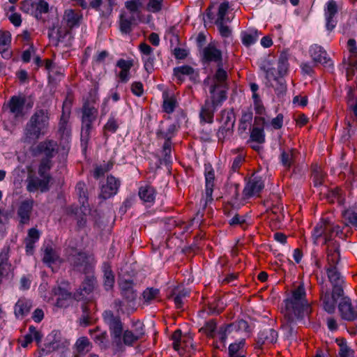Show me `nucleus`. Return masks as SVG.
<instances>
[{
    "label": "nucleus",
    "mask_w": 357,
    "mask_h": 357,
    "mask_svg": "<svg viewBox=\"0 0 357 357\" xmlns=\"http://www.w3.org/2000/svg\"><path fill=\"white\" fill-rule=\"evenodd\" d=\"M49 112L47 109H36L24 130L23 142L34 143L41 136L45 135L49 127Z\"/></svg>",
    "instance_id": "f257e3e1"
},
{
    "label": "nucleus",
    "mask_w": 357,
    "mask_h": 357,
    "mask_svg": "<svg viewBox=\"0 0 357 357\" xmlns=\"http://www.w3.org/2000/svg\"><path fill=\"white\" fill-rule=\"evenodd\" d=\"M96 98L91 97V100H86L82 108V130H81V146L84 151H86L88 142L90 139V133L92 129V124L98 116V109L95 107Z\"/></svg>",
    "instance_id": "f03ea898"
},
{
    "label": "nucleus",
    "mask_w": 357,
    "mask_h": 357,
    "mask_svg": "<svg viewBox=\"0 0 357 357\" xmlns=\"http://www.w3.org/2000/svg\"><path fill=\"white\" fill-rule=\"evenodd\" d=\"M285 312L294 314L298 318H303L308 313L310 305L306 300V292L303 284H301L292 291L291 297L284 301Z\"/></svg>",
    "instance_id": "7ed1b4c3"
},
{
    "label": "nucleus",
    "mask_w": 357,
    "mask_h": 357,
    "mask_svg": "<svg viewBox=\"0 0 357 357\" xmlns=\"http://www.w3.org/2000/svg\"><path fill=\"white\" fill-rule=\"evenodd\" d=\"M265 73L264 84L268 88H273L276 95L280 97L286 93L287 84L283 77L277 75L276 69L267 61L260 66Z\"/></svg>",
    "instance_id": "20e7f679"
},
{
    "label": "nucleus",
    "mask_w": 357,
    "mask_h": 357,
    "mask_svg": "<svg viewBox=\"0 0 357 357\" xmlns=\"http://www.w3.org/2000/svg\"><path fill=\"white\" fill-rule=\"evenodd\" d=\"M67 261L75 271L87 274L92 270L86 252L79 251L75 248H69L66 250Z\"/></svg>",
    "instance_id": "39448f33"
},
{
    "label": "nucleus",
    "mask_w": 357,
    "mask_h": 357,
    "mask_svg": "<svg viewBox=\"0 0 357 357\" xmlns=\"http://www.w3.org/2000/svg\"><path fill=\"white\" fill-rule=\"evenodd\" d=\"M220 116V118H217V121L221 123V126L218 130L217 137L218 141L223 143L227 137L233 134L236 116L233 108L222 110Z\"/></svg>",
    "instance_id": "423d86ee"
},
{
    "label": "nucleus",
    "mask_w": 357,
    "mask_h": 357,
    "mask_svg": "<svg viewBox=\"0 0 357 357\" xmlns=\"http://www.w3.org/2000/svg\"><path fill=\"white\" fill-rule=\"evenodd\" d=\"M105 324L108 327L110 336L122 335L124 324L121 317L112 310H107L102 314Z\"/></svg>",
    "instance_id": "0eeeda50"
},
{
    "label": "nucleus",
    "mask_w": 357,
    "mask_h": 357,
    "mask_svg": "<svg viewBox=\"0 0 357 357\" xmlns=\"http://www.w3.org/2000/svg\"><path fill=\"white\" fill-rule=\"evenodd\" d=\"M66 286H67L66 283H61L52 289V294L57 296L56 305L58 307L66 308L70 305L73 299H81L78 296V292H75L73 295Z\"/></svg>",
    "instance_id": "6e6552de"
},
{
    "label": "nucleus",
    "mask_w": 357,
    "mask_h": 357,
    "mask_svg": "<svg viewBox=\"0 0 357 357\" xmlns=\"http://www.w3.org/2000/svg\"><path fill=\"white\" fill-rule=\"evenodd\" d=\"M52 180L51 175L39 176L29 175L26 181V190L29 192H36L39 190L41 193L47 192L50 189V183Z\"/></svg>",
    "instance_id": "1a4fd4ad"
},
{
    "label": "nucleus",
    "mask_w": 357,
    "mask_h": 357,
    "mask_svg": "<svg viewBox=\"0 0 357 357\" xmlns=\"http://www.w3.org/2000/svg\"><path fill=\"white\" fill-rule=\"evenodd\" d=\"M333 223L329 220H323L319 222L313 229L312 238L314 244L317 245L318 239L324 237V244H326L332 240L334 231L333 229Z\"/></svg>",
    "instance_id": "9d476101"
},
{
    "label": "nucleus",
    "mask_w": 357,
    "mask_h": 357,
    "mask_svg": "<svg viewBox=\"0 0 357 357\" xmlns=\"http://www.w3.org/2000/svg\"><path fill=\"white\" fill-rule=\"evenodd\" d=\"M33 206L34 201L33 199H24L20 203L17 208L19 225L23 227L29 225Z\"/></svg>",
    "instance_id": "9b49d317"
},
{
    "label": "nucleus",
    "mask_w": 357,
    "mask_h": 357,
    "mask_svg": "<svg viewBox=\"0 0 357 357\" xmlns=\"http://www.w3.org/2000/svg\"><path fill=\"white\" fill-rule=\"evenodd\" d=\"M121 182L119 179L112 175L108 176L106 183L102 185L99 197L103 199H107L114 196L120 187Z\"/></svg>",
    "instance_id": "f8f14e48"
},
{
    "label": "nucleus",
    "mask_w": 357,
    "mask_h": 357,
    "mask_svg": "<svg viewBox=\"0 0 357 357\" xmlns=\"http://www.w3.org/2000/svg\"><path fill=\"white\" fill-rule=\"evenodd\" d=\"M121 295L128 303H135L137 297V291L134 289V282L130 279H122L119 282Z\"/></svg>",
    "instance_id": "ddd939ff"
},
{
    "label": "nucleus",
    "mask_w": 357,
    "mask_h": 357,
    "mask_svg": "<svg viewBox=\"0 0 357 357\" xmlns=\"http://www.w3.org/2000/svg\"><path fill=\"white\" fill-rule=\"evenodd\" d=\"M337 13L338 8L336 1L334 0L328 1L324 8V17L326 20V28L329 31H333L337 25L335 16Z\"/></svg>",
    "instance_id": "4468645a"
},
{
    "label": "nucleus",
    "mask_w": 357,
    "mask_h": 357,
    "mask_svg": "<svg viewBox=\"0 0 357 357\" xmlns=\"http://www.w3.org/2000/svg\"><path fill=\"white\" fill-rule=\"evenodd\" d=\"M278 332L273 328L266 327L260 330L256 340L257 347L261 348L264 344H274L278 340Z\"/></svg>",
    "instance_id": "2eb2a0df"
},
{
    "label": "nucleus",
    "mask_w": 357,
    "mask_h": 357,
    "mask_svg": "<svg viewBox=\"0 0 357 357\" xmlns=\"http://www.w3.org/2000/svg\"><path fill=\"white\" fill-rule=\"evenodd\" d=\"M303 318H298L294 314L284 312V321L282 328L284 331V335L288 339H293L295 337V326L297 320Z\"/></svg>",
    "instance_id": "dca6fc26"
},
{
    "label": "nucleus",
    "mask_w": 357,
    "mask_h": 357,
    "mask_svg": "<svg viewBox=\"0 0 357 357\" xmlns=\"http://www.w3.org/2000/svg\"><path fill=\"white\" fill-rule=\"evenodd\" d=\"M202 60L203 63L215 62L218 65L222 62V52L214 45L209 44L202 50Z\"/></svg>",
    "instance_id": "f3484780"
},
{
    "label": "nucleus",
    "mask_w": 357,
    "mask_h": 357,
    "mask_svg": "<svg viewBox=\"0 0 357 357\" xmlns=\"http://www.w3.org/2000/svg\"><path fill=\"white\" fill-rule=\"evenodd\" d=\"M173 75L180 83L184 81V75H188L190 79L195 83L199 81V73L196 72L192 67L188 65L174 68L173 69Z\"/></svg>",
    "instance_id": "a211bd4d"
},
{
    "label": "nucleus",
    "mask_w": 357,
    "mask_h": 357,
    "mask_svg": "<svg viewBox=\"0 0 357 357\" xmlns=\"http://www.w3.org/2000/svg\"><path fill=\"white\" fill-rule=\"evenodd\" d=\"M264 188V181L261 177L250 178L244 187L243 193L246 198L259 195Z\"/></svg>",
    "instance_id": "6ab92c4d"
},
{
    "label": "nucleus",
    "mask_w": 357,
    "mask_h": 357,
    "mask_svg": "<svg viewBox=\"0 0 357 357\" xmlns=\"http://www.w3.org/2000/svg\"><path fill=\"white\" fill-rule=\"evenodd\" d=\"M37 153L43 154L44 158H54L58 153V144L52 139L40 142L36 147Z\"/></svg>",
    "instance_id": "aec40b11"
},
{
    "label": "nucleus",
    "mask_w": 357,
    "mask_h": 357,
    "mask_svg": "<svg viewBox=\"0 0 357 357\" xmlns=\"http://www.w3.org/2000/svg\"><path fill=\"white\" fill-rule=\"evenodd\" d=\"M310 54L315 63H321L324 66L332 64L326 51L320 45H312L310 48Z\"/></svg>",
    "instance_id": "412c9836"
},
{
    "label": "nucleus",
    "mask_w": 357,
    "mask_h": 357,
    "mask_svg": "<svg viewBox=\"0 0 357 357\" xmlns=\"http://www.w3.org/2000/svg\"><path fill=\"white\" fill-rule=\"evenodd\" d=\"M342 318L347 321H354L356 319V311L352 306L350 298L344 297L338 306Z\"/></svg>",
    "instance_id": "4be33fe9"
},
{
    "label": "nucleus",
    "mask_w": 357,
    "mask_h": 357,
    "mask_svg": "<svg viewBox=\"0 0 357 357\" xmlns=\"http://www.w3.org/2000/svg\"><path fill=\"white\" fill-rule=\"evenodd\" d=\"M33 307L32 301L24 297L18 299L14 306V314L17 319H23L31 311Z\"/></svg>",
    "instance_id": "5701e85b"
},
{
    "label": "nucleus",
    "mask_w": 357,
    "mask_h": 357,
    "mask_svg": "<svg viewBox=\"0 0 357 357\" xmlns=\"http://www.w3.org/2000/svg\"><path fill=\"white\" fill-rule=\"evenodd\" d=\"M217 107H218L210 101L209 99H206L199 112L201 121L212 123L213 122L214 113Z\"/></svg>",
    "instance_id": "b1692460"
},
{
    "label": "nucleus",
    "mask_w": 357,
    "mask_h": 357,
    "mask_svg": "<svg viewBox=\"0 0 357 357\" xmlns=\"http://www.w3.org/2000/svg\"><path fill=\"white\" fill-rule=\"evenodd\" d=\"M220 85L218 84H213L211 85L209 92L211 95V100L213 103L217 107L222 105V102L227 99V93L225 90L218 89Z\"/></svg>",
    "instance_id": "393cba45"
},
{
    "label": "nucleus",
    "mask_w": 357,
    "mask_h": 357,
    "mask_svg": "<svg viewBox=\"0 0 357 357\" xmlns=\"http://www.w3.org/2000/svg\"><path fill=\"white\" fill-rule=\"evenodd\" d=\"M25 102L26 100L24 97L17 96H12L8 103L10 112L16 117L23 116Z\"/></svg>",
    "instance_id": "a878e982"
},
{
    "label": "nucleus",
    "mask_w": 357,
    "mask_h": 357,
    "mask_svg": "<svg viewBox=\"0 0 357 357\" xmlns=\"http://www.w3.org/2000/svg\"><path fill=\"white\" fill-rule=\"evenodd\" d=\"M173 340L172 347L173 349L178 351L180 355L183 354V352L186 350L188 347V340H182V331L181 329L176 330L171 337Z\"/></svg>",
    "instance_id": "bb28decb"
},
{
    "label": "nucleus",
    "mask_w": 357,
    "mask_h": 357,
    "mask_svg": "<svg viewBox=\"0 0 357 357\" xmlns=\"http://www.w3.org/2000/svg\"><path fill=\"white\" fill-rule=\"evenodd\" d=\"M321 300L324 309L329 314L334 313L335 310L336 298L332 296L330 291L326 289V291H324V287H322Z\"/></svg>",
    "instance_id": "cd10ccee"
},
{
    "label": "nucleus",
    "mask_w": 357,
    "mask_h": 357,
    "mask_svg": "<svg viewBox=\"0 0 357 357\" xmlns=\"http://www.w3.org/2000/svg\"><path fill=\"white\" fill-rule=\"evenodd\" d=\"M215 173L213 169L210 167L209 170L206 168L205 172V191H206V204L208 202H212L213 200L212 197L214 186Z\"/></svg>",
    "instance_id": "c85d7f7f"
},
{
    "label": "nucleus",
    "mask_w": 357,
    "mask_h": 357,
    "mask_svg": "<svg viewBox=\"0 0 357 357\" xmlns=\"http://www.w3.org/2000/svg\"><path fill=\"white\" fill-rule=\"evenodd\" d=\"M138 195L144 202L153 204L155 199L156 190L153 186L146 184L139 188Z\"/></svg>",
    "instance_id": "c756f323"
},
{
    "label": "nucleus",
    "mask_w": 357,
    "mask_h": 357,
    "mask_svg": "<svg viewBox=\"0 0 357 357\" xmlns=\"http://www.w3.org/2000/svg\"><path fill=\"white\" fill-rule=\"evenodd\" d=\"M103 271V284L106 291L111 290L114 284V275L112 271L111 266L107 262L102 265Z\"/></svg>",
    "instance_id": "7c9ffc66"
},
{
    "label": "nucleus",
    "mask_w": 357,
    "mask_h": 357,
    "mask_svg": "<svg viewBox=\"0 0 357 357\" xmlns=\"http://www.w3.org/2000/svg\"><path fill=\"white\" fill-rule=\"evenodd\" d=\"M42 250H43L44 252L43 261L47 266H50L52 264H54L59 260V257L55 250L52 248V245H44Z\"/></svg>",
    "instance_id": "2f4dec72"
},
{
    "label": "nucleus",
    "mask_w": 357,
    "mask_h": 357,
    "mask_svg": "<svg viewBox=\"0 0 357 357\" xmlns=\"http://www.w3.org/2000/svg\"><path fill=\"white\" fill-rule=\"evenodd\" d=\"M96 282V278L93 276H86L80 285L79 290L77 291V292H78V296L82 298V297L81 296L88 295L92 292L94 289Z\"/></svg>",
    "instance_id": "473e14b6"
},
{
    "label": "nucleus",
    "mask_w": 357,
    "mask_h": 357,
    "mask_svg": "<svg viewBox=\"0 0 357 357\" xmlns=\"http://www.w3.org/2000/svg\"><path fill=\"white\" fill-rule=\"evenodd\" d=\"M80 20L81 16L73 10L70 9L65 11L63 20L66 21L67 26L70 29L79 26Z\"/></svg>",
    "instance_id": "72a5a7b5"
},
{
    "label": "nucleus",
    "mask_w": 357,
    "mask_h": 357,
    "mask_svg": "<svg viewBox=\"0 0 357 357\" xmlns=\"http://www.w3.org/2000/svg\"><path fill=\"white\" fill-rule=\"evenodd\" d=\"M50 6L47 1L36 2L33 17L40 21L45 22L43 14L48 13Z\"/></svg>",
    "instance_id": "f704fd0d"
},
{
    "label": "nucleus",
    "mask_w": 357,
    "mask_h": 357,
    "mask_svg": "<svg viewBox=\"0 0 357 357\" xmlns=\"http://www.w3.org/2000/svg\"><path fill=\"white\" fill-rule=\"evenodd\" d=\"M326 272L328 280L332 284L343 283L342 277L338 271L337 266H328L326 268Z\"/></svg>",
    "instance_id": "c9c22d12"
},
{
    "label": "nucleus",
    "mask_w": 357,
    "mask_h": 357,
    "mask_svg": "<svg viewBox=\"0 0 357 357\" xmlns=\"http://www.w3.org/2000/svg\"><path fill=\"white\" fill-rule=\"evenodd\" d=\"M119 127L118 119H116V113L112 112L107 120V122L103 127L105 135L107 132L114 133L116 132Z\"/></svg>",
    "instance_id": "e433bc0d"
},
{
    "label": "nucleus",
    "mask_w": 357,
    "mask_h": 357,
    "mask_svg": "<svg viewBox=\"0 0 357 357\" xmlns=\"http://www.w3.org/2000/svg\"><path fill=\"white\" fill-rule=\"evenodd\" d=\"M176 130V126L175 124H171L168 127L167 131H164L161 128H158L156 131V137L158 139H164L165 140L172 141V139Z\"/></svg>",
    "instance_id": "4c0bfd02"
},
{
    "label": "nucleus",
    "mask_w": 357,
    "mask_h": 357,
    "mask_svg": "<svg viewBox=\"0 0 357 357\" xmlns=\"http://www.w3.org/2000/svg\"><path fill=\"white\" fill-rule=\"evenodd\" d=\"M342 218L345 220V226L351 225L357 228V213L354 210H344L342 212Z\"/></svg>",
    "instance_id": "58836bf2"
},
{
    "label": "nucleus",
    "mask_w": 357,
    "mask_h": 357,
    "mask_svg": "<svg viewBox=\"0 0 357 357\" xmlns=\"http://www.w3.org/2000/svg\"><path fill=\"white\" fill-rule=\"evenodd\" d=\"M93 341L101 349L106 350L109 348L108 335L107 331L100 332L95 334L93 337Z\"/></svg>",
    "instance_id": "ea45409f"
},
{
    "label": "nucleus",
    "mask_w": 357,
    "mask_h": 357,
    "mask_svg": "<svg viewBox=\"0 0 357 357\" xmlns=\"http://www.w3.org/2000/svg\"><path fill=\"white\" fill-rule=\"evenodd\" d=\"M312 182L314 187L322 185L324 178V174L321 168L317 165H314L312 168Z\"/></svg>",
    "instance_id": "a19ab883"
},
{
    "label": "nucleus",
    "mask_w": 357,
    "mask_h": 357,
    "mask_svg": "<svg viewBox=\"0 0 357 357\" xmlns=\"http://www.w3.org/2000/svg\"><path fill=\"white\" fill-rule=\"evenodd\" d=\"M76 190L77 191V194L79 195V202L81 204L79 210L83 211V208H84V210H86V204H88V202L86 193L84 190V183L79 182L76 185Z\"/></svg>",
    "instance_id": "79ce46f5"
},
{
    "label": "nucleus",
    "mask_w": 357,
    "mask_h": 357,
    "mask_svg": "<svg viewBox=\"0 0 357 357\" xmlns=\"http://www.w3.org/2000/svg\"><path fill=\"white\" fill-rule=\"evenodd\" d=\"M217 328V323L215 319L206 321L204 325L199 329V332L204 333L208 337L213 338L215 335V331Z\"/></svg>",
    "instance_id": "37998d69"
},
{
    "label": "nucleus",
    "mask_w": 357,
    "mask_h": 357,
    "mask_svg": "<svg viewBox=\"0 0 357 357\" xmlns=\"http://www.w3.org/2000/svg\"><path fill=\"white\" fill-rule=\"evenodd\" d=\"M162 109L167 114H172L174 112L176 105L177 101L174 96L168 97L163 95Z\"/></svg>",
    "instance_id": "c03bdc74"
},
{
    "label": "nucleus",
    "mask_w": 357,
    "mask_h": 357,
    "mask_svg": "<svg viewBox=\"0 0 357 357\" xmlns=\"http://www.w3.org/2000/svg\"><path fill=\"white\" fill-rule=\"evenodd\" d=\"M336 342L340 347V357H353L354 351L347 346L345 339H337Z\"/></svg>",
    "instance_id": "a18cd8bd"
},
{
    "label": "nucleus",
    "mask_w": 357,
    "mask_h": 357,
    "mask_svg": "<svg viewBox=\"0 0 357 357\" xmlns=\"http://www.w3.org/2000/svg\"><path fill=\"white\" fill-rule=\"evenodd\" d=\"M52 167V162L51 158H43L40 160L39 167H38V175L39 176H47L50 175L49 171L51 169Z\"/></svg>",
    "instance_id": "49530a36"
},
{
    "label": "nucleus",
    "mask_w": 357,
    "mask_h": 357,
    "mask_svg": "<svg viewBox=\"0 0 357 357\" xmlns=\"http://www.w3.org/2000/svg\"><path fill=\"white\" fill-rule=\"evenodd\" d=\"M121 338L123 344L128 347H132L140 339L133 331L130 330L123 331Z\"/></svg>",
    "instance_id": "de8ad7c7"
},
{
    "label": "nucleus",
    "mask_w": 357,
    "mask_h": 357,
    "mask_svg": "<svg viewBox=\"0 0 357 357\" xmlns=\"http://www.w3.org/2000/svg\"><path fill=\"white\" fill-rule=\"evenodd\" d=\"M233 331L231 324H223L220 326L218 331V335L219 336L220 341L223 344V347H225V342L227 336Z\"/></svg>",
    "instance_id": "09e8293b"
},
{
    "label": "nucleus",
    "mask_w": 357,
    "mask_h": 357,
    "mask_svg": "<svg viewBox=\"0 0 357 357\" xmlns=\"http://www.w3.org/2000/svg\"><path fill=\"white\" fill-rule=\"evenodd\" d=\"M250 139L259 144L264 143L265 135L264 129L258 127L253 128L250 132Z\"/></svg>",
    "instance_id": "8fccbe9b"
},
{
    "label": "nucleus",
    "mask_w": 357,
    "mask_h": 357,
    "mask_svg": "<svg viewBox=\"0 0 357 357\" xmlns=\"http://www.w3.org/2000/svg\"><path fill=\"white\" fill-rule=\"evenodd\" d=\"M294 150L291 149L287 152L282 151L280 154V162L282 165L287 169H289L291 166L294 159Z\"/></svg>",
    "instance_id": "3c124183"
},
{
    "label": "nucleus",
    "mask_w": 357,
    "mask_h": 357,
    "mask_svg": "<svg viewBox=\"0 0 357 357\" xmlns=\"http://www.w3.org/2000/svg\"><path fill=\"white\" fill-rule=\"evenodd\" d=\"M245 340L244 338L237 342L230 344L228 347V356H239L238 352L245 347Z\"/></svg>",
    "instance_id": "603ef678"
},
{
    "label": "nucleus",
    "mask_w": 357,
    "mask_h": 357,
    "mask_svg": "<svg viewBox=\"0 0 357 357\" xmlns=\"http://www.w3.org/2000/svg\"><path fill=\"white\" fill-rule=\"evenodd\" d=\"M229 8L228 1H224L220 3L218 8V17L215 22H225V17Z\"/></svg>",
    "instance_id": "864d4df0"
},
{
    "label": "nucleus",
    "mask_w": 357,
    "mask_h": 357,
    "mask_svg": "<svg viewBox=\"0 0 357 357\" xmlns=\"http://www.w3.org/2000/svg\"><path fill=\"white\" fill-rule=\"evenodd\" d=\"M132 24L127 19L124 14L120 15V31L121 33L128 34L132 31Z\"/></svg>",
    "instance_id": "5fc2aeb1"
},
{
    "label": "nucleus",
    "mask_w": 357,
    "mask_h": 357,
    "mask_svg": "<svg viewBox=\"0 0 357 357\" xmlns=\"http://www.w3.org/2000/svg\"><path fill=\"white\" fill-rule=\"evenodd\" d=\"M36 2L33 0H23L21 2L20 9L22 12L33 16Z\"/></svg>",
    "instance_id": "6e6d98bb"
},
{
    "label": "nucleus",
    "mask_w": 357,
    "mask_h": 357,
    "mask_svg": "<svg viewBox=\"0 0 357 357\" xmlns=\"http://www.w3.org/2000/svg\"><path fill=\"white\" fill-rule=\"evenodd\" d=\"M125 6L130 14H137V16L139 15L140 13L139 8L142 6V3L139 0L127 1L125 3Z\"/></svg>",
    "instance_id": "4d7b16f0"
},
{
    "label": "nucleus",
    "mask_w": 357,
    "mask_h": 357,
    "mask_svg": "<svg viewBox=\"0 0 357 357\" xmlns=\"http://www.w3.org/2000/svg\"><path fill=\"white\" fill-rule=\"evenodd\" d=\"M155 59L153 54L149 56H142L144 66L148 73H151L153 71Z\"/></svg>",
    "instance_id": "13d9d810"
},
{
    "label": "nucleus",
    "mask_w": 357,
    "mask_h": 357,
    "mask_svg": "<svg viewBox=\"0 0 357 357\" xmlns=\"http://www.w3.org/2000/svg\"><path fill=\"white\" fill-rule=\"evenodd\" d=\"M231 325L232 326L233 331H244L247 333L250 332L248 323L243 319H240L237 321L231 323Z\"/></svg>",
    "instance_id": "bf43d9fd"
},
{
    "label": "nucleus",
    "mask_w": 357,
    "mask_h": 357,
    "mask_svg": "<svg viewBox=\"0 0 357 357\" xmlns=\"http://www.w3.org/2000/svg\"><path fill=\"white\" fill-rule=\"evenodd\" d=\"M122 335L112 336V345L114 347V353L124 352L126 349L123 342Z\"/></svg>",
    "instance_id": "052dcab7"
},
{
    "label": "nucleus",
    "mask_w": 357,
    "mask_h": 357,
    "mask_svg": "<svg viewBox=\"0 0 357 357\" xmlns=\"http://www.w3.org/2000/svg\"><path fill=\"white\" fill-rule=\"evenodd\" d=\"M217 66L218 69L214 75V78L220 83H223L227 79V73L223 69L222 62L218 64Z\"/></svg>",
    "instance_id": "680f3d73"
},
{
    "label": "nucleus",
    "mask_w": 357,
    "mask_h": 357,
    "mask_svg": "<svg viewBox=\"0 0 357 357\" xmlns=\"http://www.w3.org/2000/svg\"><path fill=\"white\" fill-rule=\"evenodd\" d=\"M75 346L79 353H83L89 351L88 347L90 346V342L87 337H82L77 340Z\"/></svg>",
    "instance_id": "e2e57ef3"
},
{
    "label": "nucleus",
    "mask_w": 357,
    "mask_h": 357,
    "mask_svg": "<svg viewBox=\"0 0 357 357\" xmlns=\"http://www.w3.org/2000/svg\"><path fill=\"white\" fill-rule=\"evenodd\" d=\"M163 0H149L146 10L151 13H158L162 9Z\"/></svg>",
    "instance_id": "0e129e2a"
},
{
    "label": "nucleus",
    "mask_w": 357,
    "mask_h": 357,
    "mask_svg": "<svg viewBox=\"0 0 357 357\" xmlns=\"http://www.w3.org/2000/svg\"><path fill=\"white\" fill-rule=\"evenodd\" d=\"M158 294L159 289L151 287L145 289L142 295L146 302H150L151 301L156 298Z\"/></svg>",
    "instance_id": "69168bd1"
},
{
    "label": "nucleus",
    "mask_w": 357,
    "mask_h": 357,
    "mask_svg": "<svg viewBox=\"0 0 357 357\" xmlns=\"http://www.w3.org/2000/svg\"><path fill=\"white\" fill-rule=\"evenodd\" d=\"M218 28L220 34L223 38H229L231 35V29L227 25L225 22H215Z\"/></svg>",
    "instance_id": "338daca9"
},
{
    "label": "nucleus",
    "mask_w": 357,
    "mask_h": 357,
    "mask_svg": "<svg viewBox=\"0 0 357 357\" xmlns=\"http://www.w3.org/2000/svg\"><path fill=\"white\" fill-rule=\"evenodd\" d=\"M31 280L32 275L31 274L22 275L20 280V289L23 291L29 289Z\"/></svg>",
    "instance_id": "774afa93"
}]
</instances>
